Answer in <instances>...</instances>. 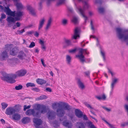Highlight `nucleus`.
Wrapping results in <instances>:
<instances>
[{"instance_id": "cd10ccee", "label": "nucleus", "mask_w": 128, "mask_h": 128, "mask_svg": "<svg viewBox=\"0 0 128 128\" xmlns=\"http://www.w3.org/2000/svg\"><path fill=\"white\" fill-rule=\"evenodd\" d=\"M68 112L67 114L68 116H69V117L71 119H72L73 118L74 116V114L73 113V111L72 109V111H68Z\"/></svg>"}, {"instance_id": "ea45409f", "label": "nucleus", "mask_w": 128, "mask_h": 128, "mask_svg": "<svg viewBox=\"0 0 128 128\" xmlns=\"http://www.w3.org/2000/svg\"><path fill=\"white\" fill-rule=\"evenodd\" d=\"M100 52L101 55L102 56L104 60L105 61L106 60V58L105 52L104 51H102V50H101Z\"/></svg>"}, {"instance_id": "5701e85b", "label": "nucleus", "mask_w": 128, "mask_h": 128, "mask_svg": "<svg viewBox=\"0 0 128 128\" xmlns=\"http://www.w3.org/2000/svg\"><path fill=\"white\" fill-rule=\"evenodd\" d=\"M77 83L79 87L81 89L83 90L85 86L84 84L80 79H78Z\"/></svg>"}, {"instance_id": "c85d7f7f", "label": "nucleus", "mask_w": 128, "mask_h": 128, "mask_svg": "<svg viewBox=\"0 0 128 128\" xmlns=\"http://www.w3.org/2000/svg\"><path fill=\"white\" fill-rule=\"evenodd\" d=\"M37 82L40 84H42L46 83V81L43 80L41 79H38L36 80Z\"/></svg>"}, {"instance_id": "bf43d9fd", "label": "nucleus", "mask_w": 128, "mask_h": 128, "mask_svg": "<svg viewBox=\"0 0 128 128\" xmlns=\"http://www.w3.org/2000/svg\"><path fill=\"white\" fill-rule=\"evenodd\" d=\"M102 107L103 108L108 112H110L111 111V110L110 109L104 106H102Z\"/></svg>"}, {"instance_id": "aec40b11", "label": "nucleus", "mask_w": 128, "mask_h": 128, "mask_svg": "<svg viewBox=\"0 0 128 128\" xmlns=\"http://www.w3.org/2000/svg\"><path fill=\"white\" fill-rule=\"evenodd\" d=\"M19 60L16 58H10L7 61L8 63H16L18 62Z\"/></svg>"}, {"instance_id": "ddd939ff", "label": "nucleus", "mask_w": 128, "mask_h": 128, "mask_svg": "<svg viewBox=\"0 0 128 128\" xmlns=\"http://www.w3.org/2000/svg\"><path fill=\"white\" fill-rule=\"evenodd\" d=\"M33 122L35 124L34 126L36 128H40L39 126L42 124V122L40 119L35 118H33Z\"/></svg>"}, {"instance_id": "6e6552de", "label": "nucleus", "mask_w": 128, "mask_h": 128, "mask_svg": "<svg viewBox=\"0 0 128 128\" xmlns=\"http://www.w3.org/2000/svg\"><path fill=\"white\" fill-rule=\"evenodd\" d=\"M1 4V2H0V4ZM0 11L4 12L8 15L12 16H14V12H12L8 6L4 7L0 5Z\"/></svg>"}, {"instance_id": "a878e982", "label": "nucleus", "mask_w": 128, "mask_h": 128, "mask_svg": "<svg viewBox=\"0 0 128 128\" xmlns=\"http://www.w3.org/2000/svg\"><path fill=\"white\" fill-rule=\"evenodd\" d=\"M112 82L111 84V87L112 88V89H113L114 85L117 82V81L118 80V79L116 78H112Z\"/></svg>"}, {"instance_id": "473e14b6", "label": "nucleus", "mask_w": 128, "mask_h": 128, "mask_svg": "<svg viewBox=\"0 0 128 128\" xmlns=\"http://www.w3.org/2000/svg\"><path fill=\"white\" fill-rule=\"evenodd\" d=\"M98 11L100 13L103 14L105 12L104 8L102 7H99L98 8Z\"/></svg>"}, {"instance_id": "f257e3e1", "label": "nucleus", "mask_w": 128, "mask_h": 128, "mask_svg": "<svg viewBox=\"0 0 128 128\" xmlns=\"http://www.w3.org/2000/svg\"><path fill=\"white\" fill-rule=\"evenodd\" d=\"M26 70H21L16 72V74H11L10 75L4 72L2 73L3 76L1 77L2 80L10 83H14L16 81L14 78L17 77H21L24 76L26 73Z\"/></svg>"}, {"instance_id": "412c9836", "label": "nucleus", "mask_w": 128, "mask_h": 128, "mask_svg": "<svg viewBox=\"0 0 128 128\" xmlns=\"http://www.w3.org/2000/svg\"><path fill=\"white\" fill-rule=\"evenodd\" d=\"M45 21V20L44 18L40 19V20L39 21V23L38 27V30H40L42 28Z\"/></svg>"}, {"instance_id": "f3484780", "label": "nucleus", "mask_w": 128, "mask_h": 128, "mask_svg": "<svg viewBox=\"0 0 128 128\" xmlns=\"http://www.w3.org/2000/svg\"><path fill=\"white\" fill-rule=\"evenodd\" d=\"M63 125L66 126L68 128H71L72 126V124L71 123L69 122L68 120H65L63 122Z\"/></svg>"}, {"instance_id": "79ce46f5", "label": "nucleus", "mask_w": 128, "mask_h": 128, "mask_svg": "<svg viewBox=\"0 0 128 128\" xmlns=\"http://www.w3.org/2000/svg\"><path fill=\"white\" fill-rule=\"evenodd\" d=\"M89 126H90V128H96L94 124H92V122H90L88 123Z\"/></svg>"}, {"instance_id": "603ef678", "label": "nucleus", "mask_w": 128, "mask_h": 128, "mask_svg": "<svg viewBox=\"0 0 128 128\" xmlns=\"http://www.w3.org/2000/svg\"><path fill=\"white\" fill-rule=\"evenodd\" d=\"M128 126V122L122 123L121 124V126L122 127H124L126 126Z\"/></svg>"}, {"instance_id": "a211bd4d", "label": "nucleus", "mask_w": 128, "mask_h": 128, "mask_svg": "<svg viewBox=\"0 0 128 128\" xmlns=\"http://www.w3.org/2000/svg\"><path fill=\"white\" fill-rule=\"evenodd\" d=\"M26 56V54L24 52L22 51L19 52L18 56V58L20 60L23 59Z\"/></svg>"}, {"instance_id": "58836bf2", "label": "nucleus", "mask_w": 128, "mask_h": 128, "mask_svg": "<svg viewBox=\"0 0 128 128\" xmlns=\"http://www.w3.org/2000/svg\"><path fill=\"white\" fill-rule=\"evenodd\" d=\"M35 86V85L33 83H31V82H28V83L26 84V86L27 87H28L30 86V87H34Z\"/></svg>"}, {"instance_id": "4c0bfd02", "label": "nucleus", "mask_w": 128, "mask_h": 128, "mask_svg": "<svg viewBox=\"0 0 128 128\" xmlns=\"http://www.w3.org/2000/svg\"><path fill=\"white\" fill-rule=\"evenodd\" d=\"M72 22L75 24H76L78 21V18L76 17H74L72 20Z\"/></svg>"}, {"instance_id": "a19ab883", "label": "nucleus", "mask_w": 128, "mask_h": 128, "mask_svg": "<svg viewBox=\"0 0 128 128\" xmlns=\"http://www.w3.org/2000/svg\"><path fill=\"white\" fill-rule=\"evenodd\" d=\"M24 32H25L24 29H23L21 30H18L17 31L16 34H20Z\"/></svg>"}, {"instance_id": "1a4fd4ad", "label": "nucleus", "mask_w": 128, "mask_h": 128, "mask_svg": "<svg viewBox=\"0 0 128 128\" xmlns=\"http://www.w3.org/2000/svg\"><path fill=\"white\" fill-rule=\"evenodd\" d=\"M56 114L53 110H49L47 114V117L49 120H53L56 118Z\"/></svg>"}, {"instance_id": "dca6fc26", "label": "nucleus", "mask_w": 128, "mask_h": 128, "mask_svg": "<svg viewBox=\"0 0 128 128\" xmlns=\"http://www.w3.org/2000/svg\"><path fill=\"white\" fill-rule=\"evenodd\" d=\"M52 21V18L51 17H50L48 20L46 27L45 28V29L46 30H48L50 28Z\"/></svg>"}, {"instance_id": "8fccbe9b", "label": "nucleus", "mask_w": 128, "mask_h": 128, "mask_svg": "<svg viewBox=\"0 0 128 128\" xmlns=\"http://www.w3.org/2000/svg\"><path fill=\"white\" fill-rule=\"evenodd\" d=\"M124 107L125 110L127 113V115L128 116V104H125L124 105Z\"/></svg>"}, {"instance_id": "de8ad7c7", "label": "nucleus", "mask_w": 128, "mask_h": 128, "mask_svg": "<svg viewBox=\"0 0 128 128\" xmlns=\"http://www.w3.org/2000/svg\"><path fill=\"white\" fill-rule=\"evenodd\" d=\"M84 104L88 108H90L91 109H94V108L91 107L90 104H88L86 102H85Z\"/></svg>"}, {"instance_id": "72a5a7b5", "label": "nucleus", "mask_w": 128, "mask_h": 128, "mask_svg": "<svg viewBox=\"0 0 128 128\" xmlns=\"http://www.w3.org/2000/svg\"><path fill=\"white\" fill-rule=\"evenodd\" d=\"M66 60L67 63L70 64L71 61V57L69 55H67L66 56Z\"/></svg>"}, {"instance_id": "052dcab7", "label": "nucleus", "mask_w": 128, "mask_h": 128, "mask_svg": "<svg viewBox=\"0 0 128 128\" xmlns=\"http://www.w3.org/2000/svg\"><path fill=\"white\" fill-rule=\"evenodd\" d=\"M95 2L96 4H100L102 3V0H96Z\"/></svg>"}, {"instance_id": "423d86ee", "label": "nucleus", "mask_w": 128, "mask_h": 128, "mask_svg": "<svg viewBox=\"0 0 128 128\" xmlns=\"http://www.w3.org/2000/svg\"><path fill=\"white\" fill-rule=\"evenodd\" d=\"M20 106L19 105H16L14 107L7 108L6 110V114L9 115H11L15 112H18L20 110Z\"/></svg>"}, {"instance_id": "c9c22d12", "label": "nucleus", "mask_w": 128, "mask_h": 128, "mask_svg": "<svg viewBox=\"0 0 128 128\" xmlns=\"http://www.w3.org/2000/svg\"><path fill=\"white\" fill-rule=\"evenodd\" d=\"M2 108L3 110H4L8 106V104L5 102H2L1 104Z\"/></svg>"}, {"instance_id": "09e8293b", "label": "nucleus", "mask_w": 128, "mask_h": 128, "mask_svg": "<svg viewBox=\"0 0 128 128\" xmlns=\"http://www.w3.org/2000/svg\"><path fill=\"white\" fill-rule=\"evenodd\" d=\"M47 98V96L44 95H42L40 96V98L41 100L45 99Z\"/></svg>"}, {"instance_id": "39448f33", "label": "nucleus", "mask_w": 128, "mask_h": 128, "mask_svg": "<svg viewBox=\"0 0 128 128\" xmlns=\"http://www.w3.org/2000/svg\"><path fill=\"white\" fill-rule=\"evenodd\" d=\"M60 105L64 108V110L68 111H72V107L69 105L68 104L65 102H54L52 104V107L53 109H56L57 108L58 106H59Z\"/></svg>"}, {"instance_id": "774afa93", "label": "nucleus", "mask_w": 128, "mask_h": 128, "mask_svg": "<svg viewBox=\"0 0 128 128\" xmlns=\"http://www.w3.org/2000/svg\"><path fill=\"white\" fill-rule=\"evenodd\" d=\"M84 73L87 76H88L90 74V72L89 71H87L86 72H84Z\"/></svg>"}, {"instance_id": "0eeeda50", "label": "nucleus", "mask_w": 128, "mask_h": 128, "mask_svg": "<svg viewBox=\"0 0 128 128\" xmlns=\"http://www.w3.org/2000/svg\"><path fill=\"white\" fill-rule=\"evenodd\" d=\"M78 50H79V54L76 55V57L79 58L81 62L83 64L84 62H85V60L84 59V56L83 54V52H85L87 54H88L89 53L87 52V49L79 48Z\"/></svg>"}, {"instance_id": "a18cd8bd", "label": "nucleus", "mask_w": 128, "mask_h": 128, "mask_svg": "<svg viewBox=\"0 0 128 128\" xmlns=\"http://www.w3.org/2000/svg\"><path fill=\"white\" fill-rule=\"evenodd\" d=\"M22 86L21 85H19L17 86H16L15 87V88L16 90H19L22 88Z\"/></svg>"}, {"instance_id": "0e129e2a", "label": "nucleus", "mask_w": 128, "mask_h": 128, "mask_svg": "<svg viewBox=\"0 0 128 128\" xmlns=\"http://www.w3.org/2000/svg\"><path fill=\"white\" fill-rule=\"evenodd\" d=\"M34 33V32L33 31H31L29 32H26V33L27 34H33Z\"/></svg>"}, {"instance_id": "13d9d810", "label": "nucleus", "mask_w": 128, "mask_h": 128, "mask_svg": "<svg viewBox=\"0 0 128 128\" xmlns=\"http://www.w3.org/2000/svg\"><path fill=\"white\" fill-rule=\"evenodd\" d=\"M32 90L36 91V92H38L40 91L39 88H32Z\"/></svg>"}, {"instance_id": "20e7f679", "label": "nucleus", "mask_w": 128, "mask_h": 128, "mask_svg": "<svg viewBox=\"0 0 128 128\" xmlns=\"http://www.w3.org/2000/svg\"><path fill=\"white\" fill-rule=\"evenodd\" d=\"M80 2H82L83 3L82 8L81 7L78 8V9L81 15L84 18L85 22L86 23L88 19V17L85 14V11L88 9L90 7L88 3L85 0H78Z\"/></svg>"}, {"instance_id": "9d476101", "label": "nucleus", "mask_w": 128, "mask_h": 128, "mask_svg": "<svg viewBox=\"0 0 128 128\" xmlns=\"http://www.w3.org/2000/svg\"><path fill=\"white\" fill-rule=\"evenodd\" d=\"M8 57L7 50L2 52L0 55V60L1 61L6 60Z\"/></svg>"}, {"instance_id": "7ed1b4c3", "label": "nucleus", "mask_w": 128, "mask_h": 128, "mask_svg": "<svg viewBox=\"0 0 128 128\" xmlns=\"http://www.w3.org/2000/svg\"><path fill=\"white\" fill-rule=\"evenodd\" d=\"M116 36L122 41H128V30H124L120 28L116 29Z\"/></svg>"}, {"instance_id": "f03ea898", "label": "nucleus", "mask_w": 128, "mask_h": 128, "mask_svg": "<svg viewBox=\"0 0 128 128\" xmlns=\"http://www.w3.org/2000/svg\"><path fill=\"white\" fill-rule=\"evenodd\" d=\"M14 12V16H12L8 15L10 16H8L6 19V20L8 23V26L11 27L12 26L13 23H14L16 21L20 20L22 17L24 15V12L23 11H18L16 12L15 11H12Z\"/></svg>"}, {"instance_id": "4468645a", "label": "nucleus", "mask_w": 128, "mask_h": 128, "mask_svg": "<svg viewBox=\"0 0 128 128\" xmlns=\"http://www.w3.org/2000/svg\"><path fill=\"white\" fill-rule=\"evenodd\" d=\"M32 116L34 117H39L40 116V112L39 109H33Z\"/></svg>"}, {"instance_id": "7c9ffc66", "label": "nucleus", "mask_w": 128, "mask_h": 128, "mask_svg": "<svg viewBox=\"0 0 128 128\" xmlns=\"http://www.w3.org/2000/svg\"><path fill=\"white\" fill-rule=\"evenodd\" d=\"M39 43L41 45V48L42 49H43L44 50H45L46 49V47L44 45V42L40 39L39 40Z\"/></svg>"}, {"instance_id": "bb28decb", "label": "nucleus", "mask_w": 128, "mask_h": 128, "mask_svg": "<svg viewBox=\"0 0 128 128\" xmlns=\"http://www.w3.org/2000/svg\"><path fill=\"white\" fill-rule=\"evenodd\" d=\"M44 2V0H40L38 4V9L40 10H41L43 8L42 4Z\"/></svg>"}, {"instance_id": "c756f323", "label": "nucleus", "mask_w": 128, "mask_h": 128, "mask_svg": "<svg viewBox=\"0 0 128 128\" xmlns=\"http://www.w3.org/2000/svg\"><path fill=\"white\" fill-rule=\"evenodd\" d=\"M33 109H29L27 110L25 112L27 116L32 115Z\"/></svg>"}, {"instance_id": "2eb2a0df", "label": "nucleus", "mask_w": 128, "mask_h": 128, "mask_svg": "<svg viewBox=\"0 0 128 128\" xmlns=\"http://www.w3.org/2000/svg\"><path fill=\"white\" fill-rule=\"evenodd\" d=\"M75 112L76 116L78 118H81L83 116L82 111L78 109H76L75 110Z\"/></svg>"}, {"instance_id": "e2e57ef3", "label": "nucleus", "mask_w": 128, "mask_h": 128, "mask_svg": "<svg viewBox=\"0 0 128 128\" xmlns=\"http://www.w3.org/2000/svg\"><path fill=\"white\" fill-rule=\"evenodd\" d=\"M34 36L36 37H38L39 35V34L37 32H34L33 34Z\"/></svg>"}, {"instance_id": "2f4dec72", "label": "nucleus", "mask_w": 128, "mask_h": 128, "mask_svg": "<svg viewBox=\"0 0 128 128\" xmlns=\"http://www.w3.org/2000/svg\"><path fill=\"white\" fill-rule=\"evenodd\" d=\"M41 110L40 112V114H44L46 112V108L45 106H41Z\"/></svg>"}, {"instance_id": "9b49d317", "label": "nucleus", "mask_w": 128, "mask_h": 128, "mask_svg": "<svg viewBox=\"0 0 128 128\" xmlns=\"http://www.w3.org/2000/svg\"><path fill=\"white\" fill-rule=\"evenodd\" d=\"M80 32V29L78 28H76L74 30V34L72 37V39L76 40L77 38H80L79 33Z\"/></svg>"}, {"instance_id": "f8f14e48", "label": "nucleus", "mask_w": 128, "mask_h": 128, "mask_svg": "<svg viewBox=\"0 0 128 128\" xmlns=\"http://www.w3.org/2000/svg\"><path fill=\"white\" fill-rule=\"evenodd\" d=\"M65 110L62 108H57L56 110L57 115L58 117H62L65 114Z\"/></svg>"}, {"instance_id": "49530a36", "label": "nucleus", "mask_w": 128, "mask_h": 128, "mask_svg": "<svg viewBox=\"0 0 128 128\" xmlns=\"http://www.w3.org/2000/svg\"><path fill=\"white\" fill-rule=\"evenodd\" d=\"M65 42L67 44V46H69L71 45V42L70 40H65Z\"/></svg>"}, {"instance_id": "37998d69", "label": "nucleus", "mask_w": 128, "mask_h": 128, "mask_svg": "<svg viewBox=\"0 0 128 128\" xmlns=\"http://www.w3.org/2000/svg\"><path fill=\"white\" fill-rule=\"evenodd\" d=\"M67 22L68 20H67L64 19L62 20V23L63 25H65L67 24Z\"/></svg>"}, {"instance_id": "e433bc0d", "label": "nucleus", "mask_w": 128, "mask_h": 128, "mask_svg": "<svg viewBox=\"0 0 128 128\" xmlns=\"http://www.w3.org/2000/svg\"><path fill=\"white\" fill-rule=\"evenodd\" d=\"M6 18V15L4 13H2L1 14V16L0 18V21L2 22V20Z\"/></svg>"}, {"instance_id": "c03bdc74", "label": "nucleus", "mask_w": 128, "mask_h": 128, "mask_svg": "<svg viewBox=\"0 0 128 128\" xmlns=\"http://www.w3.org/2000/svg\"><path fill=\"white\" fill-rule=\"evenodd\" d=\"M29 11L32 15L35 16L36 15V12H35V10L34 8H33Z\"/></svg>"}, {"instance_id": "338daca9", "label": "nucleus", "mask_w": 128, "mask_h": 128, "mask_svg": "<svg viewBox=\"0 0 128 128\" xmlns=\"http://www.w3.org/2000/svg\"><path fill=\"white\" fill-rule=\"evenodd\" d=\"M107 122V124L108 125L109 127L110 128H114V126L113 125L109 123L108 122Z\"/></svg>"}, {"instance_id": "3c124183", "label": "nucleus", "mask_w": 128, "mask_h": 128, "mask_svg": "<svg viewBox=\"0 0 128 128\" xmlns=\"http://www.w3.org/2000/svg\"><path fill=\"white\" fill-rule=\"evenodd\" d=\"M90 25L91 26V29L94 31V28L92 23V20L90 21Z\"/></svg>"}, {"instance_id": "4be33fe9", "label": "nucleus", "mask_w": 128, "mask_h": 128, "mask_svg": "<svg viewBox=\"0 0 128 128\" xmlns=\"http://www.w3.org/2000/svg\"><path fill=\"white\" fill-rule=\"evenodd\" d=\"M30 118L28 117H24L22 120V122L24 124H27L30 121Z\"/></svg>"}, {"instance_id": "393cba45", "label": "nucleus", "mask_w": 128, "mask_h": 128, "mask_svg": "<svg viewBox=\"0 0 128 128\" xmlns=\"http://www.w3.org/2000/svg\"><path fill=\"white\" fill-rule=\"evenodd\" d=\"M18 10L22 9L23 8V6L22 3L20 2L15 4Z\"/></svg>"}, {"instance_id": "6e6d98bb", "label": "nucleus", "mask_w": 128, "mask_h": 128, "mask_svg": "<svg viewBox=\"0 0 128 128\" xmlns=\"http://www.w3.org/2000/svg\"><path fill=\"white\" fill-rule=\"evenodd\" d=\"M35 46V43L33 42H32L30 43V45L29 46V47L30 48H32L34 47Z\"/></svg>"}, {"instance_id": "6ab92c4d", "label": "nucleus", "mask_w": 128, "mask_h": 128, "mask_svg": "<svg viewBox=\"0 0 128 128\" xmlns=\"http://www.w3.org/2000/svg\"><path fill=\"white\" fill-rule=\"evenodd\" d=\"M12 118L13 120H19L21 118V116L18 113H14L12 115Z\"/></svg>"}, {"instance_id": "864d4df0", "label": "nucleus", "mask_w": 128, "mask_h": 128, "mask_svg": "<svg viewBox=\"0 0 128 128\" xmlns=\"http://www.w3.org/2000/svg\"><path fill=\"white\" fill-rule=\"evenodd\" d=\"M30 107L31 106L30 105H29L27 106L26 105H24V110L25 111L26 109H29L30 108Z\"/></svg>"}, {"instance_id": "4d7b16f0", "label": "nucleus", "mask_w": 128, "mask_h": 128, "mask_svg": "<svg viewBox=\"0 0 128 128\" xmlns=\"http://www.w3.org/2000/svg\"><path fill=\"white\" fill-rule=\"evenodd\" d=\"M76 49L75 48L74 49L72 50H69V52L70 53H73L75 52L76 51Z\"/></svg>"}, {"instance_id": "69168bd1", "label": "nucleus", "mask_w": 128, "mask_h": 128, "mask_svg": "<svg viewBox=\"0 0 128 128\" xmlns=\"http://www.w3.org/2000/svg\"><path fill=\"white\" fill-rule=\"evenodd\" d=\"M84 120H88V118L86 115H83L82 116Z\"/></svg>"}, {"instance_id": "b1692460", "label": "nucleus", "mask_w": 128, "mask_h": 128, "mask_svg": "<svg viewBox=\"0 0 128 128\" xmlns=\"http://www.w3.org/2000/svg\"><path fill=\"white\" fill-rule=\"evenodd\" d=\"M18 52V50L16 48H14L10 51V55L14 56Z\"/></svg>"}, {"instance_id": "5fc2aeb1", "label": "nucleus", "mask_w": 128, "mask_h": 128, "mask_svg": "<svg viewBox=\"0 0 128 128\" xmlns=\"http://www.w3.org/2000/svg\"><path fill=\"white\" fill-rule=\"evenodd\" d=\"M26 7L27 10L29 11L33 8H32L31 6L29 5H27L26 6Z\"/></svg>"}, {"instance_id": "680f3d73", "label": "nucleus", "mask_w": 128, "mask_h": 128, "mask_svg": "<svg viewBox=\"0 0 128 128\" xmlns=\"http://www.w3.org/2000/svg\"><path fill=\"white\" fill-rule=\"evenodd\" d=\"M53 126L56 128H57L58 125V124L57 122H55V123H53Z\"/></svg>"}, {"instance_id": "f704fd0d", "label": "nucleus", "mask_w": 128, "mask_h": 128, "mask_svg": "<svg viewBox=\"0 0 128 128\" xmlns=\"http://www.w3.org/2000/svg\"><path fill=\"white\" fill-rule=\"evenodd\" d=\"M77 125L78 128H84L85 126L82 122H80L77 123Z\"/></svg>"}]
</instances>
